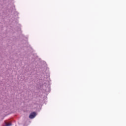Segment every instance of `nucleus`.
Segmentation results:
<instances>
[{
	"label": "nucleus",
	"instance_id": "1",
	"mask_svg": "<svg viewBox=\"0 0 126 126\" xmlns=\"http://www.w3.org/2000/svg\"><path fill=\"white\" fill-rule=\"evenodd\" d=\"M36 117V113L32 112L31 113V114L29 116L30 119H34V117Z\"/></svg>",
	"mask_w": 126,
	"mask_h": 126
},
{
	"label": "nucleus",
	"instance_id": "2",
	"mask_svg": "<svg viewBox=\"0 0 126 126\" xmlns=\"http://www.w3.org/2000/svg\"><path fill=\"white\" fill-rule=\"evenodd\" d=\"M11 126V123H5V126Z\"/></svg>",
	"mask_w": 126,
	"mask_h": 126
}]
</instances>
